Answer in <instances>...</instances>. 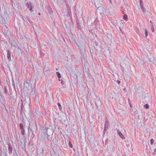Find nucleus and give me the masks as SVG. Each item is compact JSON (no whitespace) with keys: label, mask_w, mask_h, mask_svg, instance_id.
I'll return each mask as SVG.
<instances>
[{"label":"nucleus","mask_w":156,"mask_h":156,"mask_svg":"<svg viewBox=\"0 0 156 156\" xmlns=\"http://www.w3.org/2000/svg\"><path fill=\"white\" fill-rule=\"evenodd\" d=\"M46 8L48 10V12L50 14H51L52 12V10L51 7L49 5H47L46 6Z\"/></svg>","instance_id":"6"},{"label":"nucleus","mask_w":156,"mask_h":156,"mask_svg":"<svg viewBox=\"0 0 156 156\" xmlns=\"http://www.w3.org/2000/svg\"><path fill=\"white\" fill-rule=\"evenodd\" d=\"M1 135V130H0V136Z\"/></svg>","instance_id":"43"},{"label":"nucleus","mask_w":156,"mask_h":156,"mask_svg":"<svg viewBox=\"0 0 156 156\" xmlns=\"http://www.w3.org/2000/svg\"><path fill=\"white\" fill-rule=\"evenodd\" d=\"M28 130H29V126L28 127Z\"/></svg>","instance_id":"52"},{"label":"nucleus","mask_w":156,"mask_h":156,"mask_svg":"<svg viewBox=\"0 0 156 156\" xmlns=\"http://www.w3.org/2000/svg\"><path fill=\"white\" fill-rule=\"evenodd\" d=\"M38 14L39 15H41V14L40 13H38Z\"/></svg>","instance_id":"45"},{"label":"nucleus","mask_w":156,"mask_h":156,"mask_svg":"<svg viewBox=\"0 0 156 156\" xmlns=\"http://www.w3.org/2000/svg\"><path fill=\"white\" fill-rule=\"evenodd\" d=\"M128 101H129V102H130V101H129L130 100H129V98H128Z\"/></svg>","instance_id":"40"},{"label":"nucleus","mask_w":156,"mask_h":156,"mask_svg":"<svg viewBox=\"0 0 156 156\" xmlns=\"http://www.w3.org/2000/svg\"><path fill=\"white\" fill-rule=\"evenodd\" d=\"M18 49H20V48L19 47H18Z\"/></svg>","instance_id":"48"},{"label":"nucleus","mask_w":156,"mask_h":156,"mask_svg":"<svg viewBox=\"0 0 156 156\" xmlns=\"http://www.w3.org/2000/svg\"><path fill=\"white\" fill-rule=\"evenodd\" d=\"M26 6L28 7L30 11H31V12L33 11V10H32V6L31 2H29V3H27L26 4Z\"/></svg>","instance_id":"7"},{"label":"nucleus","mask_w":156,"mask_h":156,"mask_svg":"<svg viewBox=\"0 0 156 156\" xmlns=\"http://www.w3.org/2000/svg\"><path fill=\"white\" fill-rule=\"evenodd\" d=\"M123 19L125 20H126L127 19V16L126 14H124L123 16Z\"/></svg>","instance_id":"17"},{"label":"nucleus","mask_w":156,"mask_h":156,"mask_svg":"<svg viewBox=\"0 0 156 156\" xmlns=\"http://www.w3.org/2000/svg\"><path fill=\"white\" fill-rule=\"evenodd\" d=\"M61 83L63 84L65 82L62 80H61Z\"/></svg>","instance_id":"32"},{"label":"nucleus","mask_w":156,"mask_h":156,"mask_svg":"<svg viewBox=\"0 0 156 156\" xmlns=\"http://www.w3.org/2000/svg\"><path fill=\"white\" fill-rule=\"evenodd\" d=\"M109 125V124L108 120L107 119H106L105 120V122L104 125V128H105V130H107Z\"/></svg>","instance_id":"2"},{"label":"nucleus","mask_w":156,"mask_h":156,"mask_svg":"<svg viewBox=\"0 0 156 156\" xmlns=\"http://www.w3.org/2000/svg\"><path fill=\"white\" fill-rule=\"evenodd\" d=\"M10 44H11V45L14 47L15 48H17V44L16 41L14 40H12L10 42Z\"/></svg>","instance_id":"4"},{"label":"nucleus","mask_w":156,"mask_h":156,"mask_svg":"<svg viewBox=\"0 0 156 156\" xmlns=\"http://www.w3.org/2000/svg\"><path fill=\"white\" fill-rule=\"evenodd\" d=\"M144 107L146 109H148L149 108V105L148 104H146L144 105Z\"/></svg>","instance_id":"19"},{"label":"nucleus","mask_w":156,"mask_h":156,"mask_svg":"<svg viewBox=\"0 0 156 156\" xmlns=\"http://www.w3.org/2000/svg\"><path fill=\"white\" fill-rule=\"evenodd\" d=\"M84 45L85 46V44H84Z\"/></svg>","instance_id":"49"},{"label":"nucleus","mask_w":156,"mask_h":156,"mask_svg":"<svg viewBox=\"0 0 156 156\" xmlns=\"http://www.w3.org/2000/svg\"><path fill=\"white\" fill-rule=\"evenodd\" d=\"M69 147H71V148L73 147V145H72V144H71L70 141H69Z\"/></svg>","instance_id":"20"},{"label":"nucleus","mask_w":156,"mask_h":156,"mask_svg":"<svg viewBox=\"0 0 156 156\" xmlns=\"http://www.w3.org/2000/svg\"><path fill=\"white\" fill-rule=\"evenodd\" d=\"M1 90H0V95L1 96V98H4V96L2 95L1 94Z\"/></svg>","instance_id":"34"},{"label":"nucleus","mask_w":156,"mask_h":156,"mask_svg":"<svg viewBox=\"0 0 156 156\" xmlns=\"http://www.w3.org/2000/svg\"><path fill=\"white\" fill-rule=\"evenodd\" d=\"M58 79H60L61 78V75H60V76H58Z\"/></svg>","instance_id":"38"},{"label":"nucleus","mask_w":156,"mask_h":156,"mask_svg":"<svg viewBox=\"0 0 156 156\" xmlns=\"http://www.w3.org/2000/svg\"><path fill=\"white\" fill-rule=\"evenodd\" d=\"M98 20L97 19H96L94 22V24L95 25H96L98 22Z\"/></svg>","instance_id":"16"},{"label":"nucleus","mask_w":156,"mask_h":156,"mask_svg":"<svg viewBox=\"0 0 156 156\" xmlns=\"http://www.w3.org/2000/svg\"><path fill=\"white\" fill-rule=\"evenodd\" d=\"M140 1V3H143L142 0H139Z\"/></svg>","instance_id":"37"},{"label":"nucleus","mask_w":156,"mask_h":156,"mask_svg":"<svg viewBox=\"0 0 156 156\" xmlns=\"http://www.w3.org/2000/svg\"><path fill=\"white\" fill-rule=\"evenodd\" d=\"M151 144H153L154 142V140L153 139H151L150 140Z\"/></svg>","instance_id":"22"},{"label":"nucleus","mask_w":156,"mask_h":156,"mask_svg":"<svg viewBox=\"0 0 156 156\" xmlns=\"http://www.w3.org/2000/svg\"><path fill=\"white\" fill-rule=\"evenodd\" d=\"M129 106L131 107V108H132V105L131 104L130 102H129Z\"/></svg>","instance_id":"35"},{"label":"nucleus","mask_w":156,"mask_h":156,"mask_svg":"<svg viewBox=\"0 0 156 156\" xmlns=\"http://www.w3.org/2000/svg\"><path fill=\"white\" fill-rule=\"evenodd\" d=\"M24 87L26 88H28L30 86V84L29 82L26 81L24 83Z\"/></svg>","instance_id":"10"},{"label":"nucleus","mask_w":156,"mask_h":156,"mask_svg":"<svg viewBox=\"0 0 156 156\" xmlns=\"http://www.w3.org/2000/svg\"><path fill=\"white\" fill-rule=\"evenodd\" d=\"M29 22L28 21H27V22H25V25L29 24Z\"/></svg>","instance_id":"31"},{"label":"nucleus","mask_w":156,"mask_h":156,"mask_svg":"<svg viewBox=\"0 0 156 156\" xmlns=\"http://www.w3.org/2000/svg\"><path fill=\"white\" fill-rule=\"evenodd\" d=\"M21 130V133H22V134L23 135H24V133H25V130H24V129H23V130Z\"/></svg>","instance_id":"23"},{"label":"nucleus","mask_w":156,"mask_h":156,"mask_svg":"<svg viewBox=\"0 0 156 156\" xmlns=\"http://www.w3.org/2000/svg\"><path fill=\"white\" fill-rule=\"evenodd\" d=\"M150 25L151 26V27H152V26H153V23L151 21H150Z\"/></svg>","instance_id":"27"},{"label":"nucleus","mask_w":156,"mask_h":156,"mask_svg":"<svg viewBox=\"0 0 156 156\" xmlns=\"http://www.w3.org/2000/svg\"><path fill=\"white\" fill-rule=\"evenodd\" d=\"M5 155L6 156L7 154V152L5 153Z\"/></svg>","instance_id":"42"},{"label":"nucleus","mask_w":156,"mask_h":156,"mask_svg":"<svg viewBox=\"0 0 156 156\" xmlns=\"http://www.w3.org/2000/svg\"><path fill=\"white\" fill-rule=\"evenodd\" d=\"M76 45H77V46H78V47L80 49V50L81 51V49L80 48V46H79V45L78 44H76Z\"/></svg>","instance_id":"36"},{"label":"nucleus","mask_w":156,"mask_h":156,"mask_svg":"<svg viewBox=\"0 0 156 156\" xmlns=\"http://www.w3.org/2000/svg\"><path fill=\"white\" fill-rule=\"evenodd\" d=\"M57 105H58L59 109L60 110H61L62 109V108L61 105V104L59 103H58Z\"/></svg>","instance_id":"15"},{"label":"nucleus","mask_w":156,"mask_h":156,"mask_svg":"<svg viewBox=\"0 0 156 156\" xmlns=\"http://www.w3.org/2000/svg\"><path fill=\"white\" fill-rule=\"evenodd\" d=\"M117 83L119 84L121 83L120 81L119 80H117Z\"/></svg>","instance_id":"30"},{"label":"nucleus","mask_w":156,"mask_h":156,"mask_svg":"<svg viewBox=\"0 0 156 156\" xmlns=\"http://www.w3.org/2000/svg\"><path fill=\"white\" fill-rule=\"evenodd\" d=\"M48 129V128H47V129Z\"/></svg>","instance_id":"53"},{"label":"nucleus","mask_w":156,"mask_h":156,"mask_svg":"<svg viewBox=\"0 0 156 156\" xmlns=\"http://www.w3.org/2000/svg\"><path fill=\"white\" fill-rule=\"evenodd\" d=\"M8 92L6 88V87L5 86V93H7Z\"/></svg>","instance_id":"26"},{"label":"nucleus","mask_w":156,"mask_h":156,"mask_svg":"<svg viewBox=\"0 0 156 156\" xmlns=\"http://www.w3.org/2000/svg\"><path fill=\"white\" fill-rule=\"evenodd\" d=\"M46 134H47V135H48V133H46Z\"/></svg>","instance_id":"46"},{"label":"nucleus","mask_w":156,"mask_h":156,"mask_svg":"<svg viewBox=\"0 0 156 156\" xmlns=\"http://www.w3.org/2000/svg\"><path fill=\"white\" fill-rule=\"evenodd\" d=\"M20 141L21 144H23V143L24 145L25 146L27 142L26 137L22 138L20 140Z\"/></svg>","instance_id":"8"},{"label":"nucleus","mask_w":156,"mask_h":156,"mask_svg":"<svg viewBox=\"0 0 156 156\" xmlns=\"http://www.w3.org/2000/svg\"><path fill=\"white\" fill-rule=\"evenodd\" d=\"M118 133L119 134V136L122 139L125 138V137L122 134L119 130H117Z\"/></svg>","instance_id":"11"},{"label":"nucleus","mask_w":156,"mask_h":156,"mask_svg":"<svg viewBox=\"0 0 156 156\" xmlns=\"http://www.w3.org/2000/svg\"><path fill=\"white\" fill-rule=\"evenodd\" d=\"M6 52H7V57L8 60L9 61H10L11 60V52L9 50H7Z\"/></svg>","instance_id":"3"},{"label":"nucleus","mask_w":156,"mask_h":156,"mask_svg":"<svg viewBox=\"0 0 156 156\" xmlns=\"http://www.w3.org/2000/svg\"><path fill=\"white\" fill-rule=\"evenodd\" d=\"M105 130V128H104V130H103V133L104 134H105V132H106V130Z\"/></svg>","instance_id":"33"},{"label":"nucleus","mask_w":156,"mask_h":156,"mask_svg":"<svg viewBox=\"0 0 156 156\" xmlns=\"http://www.w3.org/2000/svg\"><path fill=\"white\" fill-rule=\"evenodd\" d=\"M20 126L21 130H23L24 129L23 125L22 123H21L20 124Z\"/></svg>","instance_id":"13"},{"label":"nucleus","mask_w":156,"mask_h":156,"mask_svg":"<svg viewBox=\"0 0 156 156\" xmlns=\"http://www.w3.org/2000/svg\"><path fill=\"white\" fill-rule=\"evenodd\" d=\"M11 96H12V95H10V97H11Z\"/></svg>","instance_id":"51"},{"label":"nucleus","mask_w":156,"mask_h":156,"mask_svg":"<svg viewBox=\"0 0 156 156\" xmlns=\"http://www.w3.org/2000/svg\"><path fill=\"white\" fill-rule=\"evenodd\" d=\"M35 127H37V126L35 124L33 125L32 126V129L30 130V131L32 132L33 136L34 135V132H35V131L36 130L35 129Z\"/></svg>","instance_id":"5"},{"label":"nucleus","mask_w":156,"mask_h":156,"mask_svg":"<svg viewBox=\"0 0 156 156\" xmlns=\"http://www.w3.org/2000/svg\"><path fill=\"white\" fill-rule=\"evenodd\" d=\"M126 89V88H124V90H125Z\"/></svg>","instance_id":"41"},{"label":"nucleus","mask_w":156,"mask_h":156,"mask_svg":"<svg viewBox=\"0 0 156 156\" xmlns=\"http://www.w3.org/2000/svg\"><path fill=\"white\" fill-rule=\"evenodd\" d=\"M23 104L21 105V111L22 110V109H23Z\"/></svg>","instance_id":"29"},{"label":"nucleus","mask_w":156,"mask_h":156,"mask_svg":"<svg viewBox=\"0 0 156 156\" xmlns=\"http://www.w3.org/2000/svg\"><path fill=\"white\" fill-rule=\"evenodd\" d=\"M77 25H76V27L78 29H80V25L79 23V22L78 21H76Z\"/></svg>","instance_id":"12"},{"label":"nucleus","mask_w":156,"mask_h":156,"mask_svg":"<svg viewBox=\"0 0 156 156\" xmlns=\"http://www.w3.org/2000/svg\"><path fill=\"white\" fill-rule=\"evenodd\" d=\"M109 1H110V2H111V0H109Z\"/></svg>","instance_id":"47"},{"label":"nucleus","mask_w":156,"mask_h":156,"mask_svg":"<svg viewBox=\"0 0 156 156\" xmlns=\"http://www.w3.org/2000/svg\"><path fill=\"white\" fill-rule=\"evenodd\" d=\"M61 80H62V79H61V80H60V79H58V80H59V81H61Z\"/></svg>","instance_id":"39"},{"label":"nucleus","mask_w":156,"mask_h":156,"mask_svg":"<svg viewBox=\"0 0 156 156\" xmlns=\"http://www.w3.org/2000/svg\"><path fill=\"white\" fill-rule=\"evenodd\" d=\"M57 76L58 77V76H60L61 75L60 73L58 72H57L56 73Z\"/></svg>","instance_id":"25"},{"label":"nucleus","mask_w":156,"mask_h":156,"mask_svg":"<svg viewBox=\"0 0 156 156\" xmlns=\"http://www.w3.org/2000/svg\"><path fill=\"white\" fill-rule=\"evenodd\" d=\"M11 96H12V95H10V97H11Z\"/></svg>","instance_id":"50"},{"label":"nucleus","mask_w":156,"mask_h":156,"mask_svg":"<svg viewBox=\"0 0 156 156\" xmlns=\"http://www.w3.org/2000/svg\"><path fill=\"white\" fill-rule=\"evenodd\" d=\"M140 7L143 6V3H140Z\"/></svg>","instance_id":"28"},{"label":"nucleus","mask_w":156,"mask_h":156,"mask_svg":"<svg viewBox=\"0 0 156 156\" xmlns=\"http://www.w3.org/2000/svg\"><path fill=\"white\" fill-rule=\"evenodd\" d=\"M21 17L23 21V22L24 25H25V22H27V21H28L29 23H30V21L27 18V17H26L25 16H22Z\"/></svg>","instance_id":"9"},{"label":"nucleus","mask_w":156,"mask_h":156,"mask_svg":"<svg viewBox=\"0 0 156 156\" xmlns=\"http://www.w3.org/2000/svg\"><path fill=\"white\" fill-rule=\"evenodd\" d=\"M141 9L144 13L146 12V10L145 9L144 7V6L140 7Z\"/></svg>","instance_id":"14"},{"label":"nucleus","mask_w":156,"mask_h":156,"mask_svg":"<svg viewBox=\"0 0 156 156\" xmlns=\"http://www.w3.org/2000/svg\"><path fill=\"white\" fill-rule=\"evenodd\" d=\"M101 9H104V8H103V7H101Z\"/></svg>","instance_id":"44"},{"label":"nucleus","mask_w":156,"mask_h":156,"mask_svg":"<svg viewBox=\"0 0 156 156\" xmlns=\"http://www.w3.org/2000/svg\"><path fill=\"white\" fill-rule=\"evenodd\" d=\"M12 85L14 90H16L15 83L13 81H12Z\"/></svg>","instance_id":"21"},{"label":"nucleus","mask_w":156,"mask_h":156,"mask_svg":"<svg viewBox=\"0 0 156 156\" xmlns=\"http://www.w3.org/2000/svg\"><path fill=\"white\" fill-rule=\"evenodd\" d=\"M151 27V30L153 32H154V28L153 26H152Z\"/></svg>","instance_id":"24"},{"label":"nucleus","mask_w":156,"mask_h":156,"mask_svg":"<svg viewBox=\"0 0 156 156\" xmlns=\"http://www.w3.org/2000/svg\"><path fill=\"white\" fill-rule=\"evenodd\" d=\"M145 36L146 37H147L148 36V32H147L146 29H145Z\"/></svg>","instance_id":"18"},{"label":"nucleus","mask_w":156,"mask_h":156,"mask_svg":"<svg viewBox=\"0 0 156 156\" xmlns=\"http://www.w3.org/2000/svg\"><path fill=\"white\" fill-rule=\"evenodd\" d=\"M7 144L8 145V149L9 151V154L12 153V144L10 143L7 142Z\"/></svg>","instance_id":"1"},{"label":"nucleus","mask_w":156,"mask_h":156,"mask_svg":"<svg viewBox=\"0 0 156 156\" xmlns=\"http://www.w3.org/2000/svg\"><path fill=\"white\" fill-rule=\"evenodd\" d=\"M32 136H31V138Z\"/></svg>","instance_id":"54"}]
</instances>
